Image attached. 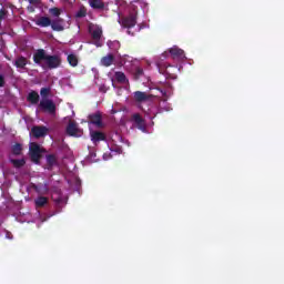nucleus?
<instances>
[{
    "label": "nucleus",
    "instance_id": "1",
    "mask_svg": "<svg viewBox=\"0 0 284 284\" xmlns=\"http://www.w3.org/2000/svg\"><path fill=\"white\" fill-rule=\"evenodd\" d=\"M33 60L42 68H50L51 70L61 65V58L59 55H48L44 50H39L34 54Z\"/></svg>",
    "mask_w": 284,
    "mask_h": 284
},
{
    "label": "nucleus",
    "instance_id": "2",
    "mask_svg": "<svg viewBox=\"0 0 284 284\" xmlns=\"http://www.w3.org/2000/svg\"><path fill=\"white\" fill-rule=\"evenodd\" d=\"M89 32H90L91 37H93L94 45H97V48H101V45H103V41H101L103 30L101 29V27H99L97 24H90Z\"/></svg>",
    "mask_w": 284,
    "mask_h": 284
},
{
    "label": "nucleus",
    "instance_id": "3",
    "mask_svg": "<svg viewBox=\"0 0 284 284\" xmlns=\"http://www.w3.org/2000/svg\"><path fill=\"white\" fill-rule=\"evenodd\" d=\"M29 150H30L31 161H33V163H39V159H41V154L45 152V150L41 148V145L34 142L30 143Z\"/></svg>",
    "mask_w": 284,
    "mask_h": 284
},
{
    "label": "nucleus",
    "instance_id": "4",
    "mask_svg": "<svg viewBox=\"0 0 284 284\" xmlns=\"http://www.w3.org/2000/svg\"><path fill=\"white\" fill-rule=\"evenodd\" d=\"M40 109H42L43 112H48L49 114H54L57 105H54V102H52V100L43 98L40 101Z\"/></svg>",
    "mask_w": 284,
    "mask_h": 284
},
{
    "label": "nucleus",
    "instance_id": "5",
    "mask_svg": "<svg viewBox=\"0 0 284 284\" xmlns=\"http://www.w3.org/2000/svg\"><path fill=\"white\" fill-rule=\"evenodd\" d=\"M67 132L68 134H70V136H81V134H83V130L79 129V126L74 122L69 123Z\"/></svg>",
    "mask_w": 284,
    "mask_h": 284
},
{
    "label": "nucleus",
    "instance_id": "6",
    "mask_svg": "<svg viewBox=\"0 0 284 284\" xmlns=\"http://www.w3.org/2000/svg\"><path fill=\"white\" fill-rule=\"evenodd\" d=\"M32 136L36 139H41V136H45L48 134V128L45 126H33L31 130Z\"/></svg>",
    "mask_w": 284,
    "mask_h": 284
},
{
    "label": "nucleus",
    "instance_id": "7",
    "mask_svg": "<svg viewBox=\"0 0 284 284\" xmlns=\"http://www.w3.org/2000/svg\"><path fill=\"white\" fill-rule=\"evenodd\" d=\"M150 99V94L142 92V91H135L133 93V100L135 103H145Z\"/></svg>",
    "mask_w": 284,
    "mask_h": 284
},
{
    "label": "nucleus",
    "instance_id": "8",
    "mask_svg": "<svg viewBox=\"0 0 284 284\" xmlns=\"http://www.w3.org/2000/svg\"><path fill=\"white\" fill-rule=\"evenodd\" d=\"M123 28H134L136 26V17L131 14L122 21Z\"/></svg>",
    "mask_w": 284,
    "mask_h": 284
},
{
    "label": "nucleus",
    "instance_id": "9",
    "mask_svg": "<svg viewBox=\"0 0 284 284\" xmlns=\"http://www.w3.org/2000/svg\"><path fill=\"white\" fill-rule=\"evenodd\" d=\"M36 24H38L40 28H50L52 20H50L48 17H40L36 20Z\"/></svg>",
    "mask_w": 284,
    "mask_h": 284
},
{
    "label": "nucleus",
    "instance_id": "10",
    "mask_svg": "<svg viewBox=\"0 0 284 284\" xmlns=\"http://www.w3.org/2000/svg\"><path fill=\"white\" fill-rule=\"evenodd\" d=\"M89 123L90 125H97V128H101V114L100 113H94L89 115Z\"/></svg>",
    "mask_w": 284,
    "mask_h": 284
},
{
    "label": "nucleus",
    "instance_id": "11",
    "mask_svg": "<svg viewBox=\"0 0 284 284\" xmlns=\"http://www.w3.org/2000/svg\"><path fill=\"white\" fill-rule=\"evenodd\" d=\"M51 28H52V30H55L57 32L63 31L64 30L63 19L58 18L55 20H52L51 21Z\"/></svg>",
    "mask_w": 284,
    "mask_h": 284
},
{
    "label": "nucleus",
    "instance_id": "12",
    "mask_svg": "<svg viewBox=\"0 0 284 284\" xmlns=\"http://www.w3.org/2000/svg\"><path fill=\"white\" fill-rule=\"evenodd\" d=\"M170 54L173 59H183V57H185L183 50L179 49L178 47L171 48Z\"/></svg>",
    "mask_w": 284,
    "mask_h": 284
},
{
    "label": "nucleus",
    "instance_id": "13",
    "mask_svg": "<svg viewBox=\"0 0 284 284\" xmlns=\"http://www.w3.org/2000/svg\"><path fill=\"white\" fill-rule=\"evenodd\" d=\"M101 65H104L105 68H110L112 63H114V55L108 54L106 57H103L100 61Z\"/></svg>",
    "mask_w": 284,
    "mask_h": 284
},
{
    "label": "nucleus",
    "instance_id": "14",
    "mask_svg": "<svg viewBox=\"0 0 284 284\" xmlns=\"http://www.w3.org/2000/svg\"><path fill=\"white\" fill-rule=\"evenodd\" d=\"M89 4L91 6V8H93L94 10H102V8H104V3L103 0H89Z\"/></svg>",
    "mask_w": 284,
    "mask_h": 284
},
{
    "label": "nucleus",
    "instance_id": "15",
    "mask_svg": "<svg viewBox=\"0 0 284 284\" xmlns=\"http://www.w3.org/2000/svg\"><path fill=\"white\" fill-rule=\"evenodd\" d=\"M133 120L135 121L139 130H142V132H145V124L143 123V119H141V115L134 114Z\"/></svg>",
    "mask_w": 284,
    "mask_h": 284
},
{
    "label": "nucleus",
    "instance_id": "16",
    "mask_svg": "<svg viewBox=\"0 0 284 284\" xmlns=\"http://www.w3.org/2000/svg\"><path fill=\"white\" fill-rule=\"evenodd\" d=\"M90 134H91V140L93 141V143H97L98 141H103L105 139V136L101 132L91 131Z\"/></svg>",
    "mask_w": 284,
    "mask_h": 284
},
{
    "label": "nucleus",
    "instance_id": "17",
    "mask_svg": "<svg viewBox=\"0 0 284 284\" xmlns=\"http://www.w3.org/2000/svg\"><path fill=\"white\" fill-rule=\"evenodd\" d=\"M28 101H30V103L37 104L39 103V93L37 92H30L28 95Z\"/></svg>",
    "mask_w": 284,
    "mask_h": 284
},
{
    "label": "nucleus",
    "instance_id": "18",
    "mask_svg": "<svg viewBox=\"0 0 284 284\" xmlns=\"http://www.w3.org/2000/svg\"><path fill=\"white\" fill-rule=\"evenodd\" d=\"M68 61H69L70 65H72V68H77V65H79V58H77V55H74V54H69Z\"/></svg>",
    "mask_w": 284,
    "mask_h": 284
},
{
    "label": "nucleus",
    "instance_id": "19",
    "mask_svg": "<svg viewBox=\"0 0 284 284\" xmlns=\"http://www.w3.org/2000/svg\"><path fill=\"white\" fill-rule=\"evenodd\" d=\"M34 203H36L37 207H43V205H45V203H48V197L40 196V197L34 200Z\"/></svg>",
    "mask_w": 284,
    "mask_h": 284
},
{
    "label": "nucleus",
    "instance_id": "20",
    "mask_svg": "<svg viewBox=\"0 0 284 284\" xmlns=\"http://www.w3.org/2000/svg\"><path fill=\"white\" fill-rule=\"evenodd\" d=\"M12 165H14V168H23V165H26V160L21 159V160H14L11 159L10 160Z\"/></svg>",
    "mask_w": 284,
    "mask_h": 284
},
{
    "label": "nucleus",
    "instance_id": "21",
    "mask_svg": "<svg viewBox=\"0 0 284 284\" xmlns=\"http://www.w3.org/2000/svg\"><path fill=\"white\" fill-rule=\"evenodd\" d=\"M27 64H28V61L26 60V58H18L16 60L17 68H26Z\"/></svg>",
    "mask_w": 284,
    "mask_h": 284
},
{
    "label": "nucleus",
    "instance_id": "22",
    "mask_svg": "<svg viewBox=\"0 0 284 284\" xmlns=\"http://www.w3.org/2000/svg\"><path fill=\"white\" fill-rule=\"evenodd\" d=\"M115 79L116 81H120V83H125V74L123 72H116Z\"/></svg>",
    "mask_w": 284,
    "mask_h": 284
},
{
    "label": "nucleus",
    "instance_id": "23",
    "mask_svg": "<svg viewBox=\"0 0 284 284\" xmlns=\"http://www.w3.org/2000/svg\"><path fill=\"white\" fill-rule=\"evenodd\" d=\"M49 12L52 17H59L61 14V9L59 8H51L49 9Z\"/></svg>",
    "mask_w": 284,
    "mask_h": 284
},
{
    "label": "nucleus",
    "instance_id": "24",
    "mask_svg": "<svg viewBox=\"0 0 284 284\" xmlns=\"http://www.w3.org/2000/svg\"><path fill=\"white\" fill-rule=\"evenodd\" d=\"M12 154H14L16 156H19V154H21V145L20 144H14L13 145Z\"/></svg>",
    "mask_w": 284,
    "mask_h": 284
},
{
    "label": "nucleus",
    "instance_id": "25",
    "mask_svg": "<svg viewBox=\"0 0 284 284\" xmlns=\"http://www.w3.org/2000/svg\"><path fill=\"white\" fill-rule=\"evenodd\" d=\"M108 45L111 50H118V48L120 47L119 41H109Z\"/></svg>",
    "mask_w": 284,
    "mask_h": 284
},
{
    "label": "nucleus",
    "instance_id": "26",
    "mask_svg": "<svg viewBox=\"0 0 284 284\" xmlns=\"http://www.w3.org/2000/svg\"><path fill=\"white\" fill-rule=\"evenodd\" d=\"M40 94H41L42 99H47L45 97H48V94H50V89L49 88L41 89Z\"/></svg>",
    "mask_w": 284,
    "mask_h": 284
},
{
    "label": "nucleus",
    "instance_id": "27",
    "mask_svg": "<svg viewBox=\"0 0 284 284\" xmlns=\"http://www.w3.org/2000/svg\"><path fill=\"white\" fill-rule=\"evenodd\" d=\"M77 17H78V18L85 17V8L80 9V10L78 11V13H77Z\"/></svg>",
    "mask_w": 284,
    "mask_h": 284
},
{
    "label": "nucleus",
    "instance_id": "28",
    "mask_svg": "<svg viewBox=\"0 0 284 284\" xmlns=\"http://www.w3.org/2000/svg\"><path fill=\"white\" fill-rule=\"evenodd\" d=\"M47 161L50 165H53L54 164V155H49L47 156Z\"/></svg>",
    "mask_w": 284,
    "mask_h": 284
},
{
    "label": "nucleus",
    "instance_id": "29",
    "mask_svg": "<svg viewBox=\"0 0 284 284\" xmlns=\"http://www.w3.org/2000/svg\"><path fill=\"white\" fill-rule=\"evenodd\" d=\"M6 19V10L1 9L0 10V21H3Z\"/></svg>",
    "mask_w": 284,
    "mask_h": 284
},
{
    "label": "nucleus",
    "instance_id": "30",
    "mask_svg": "<svg viewBox=\"0 0 284 284\" xmlns=\"http://www.w3.org/2000/svg\"><path fill=\"white\" fill-rule=\"evenodd\" d=\"M4 83L3 75L0 74V88H3Z\"/></svg>",
    "mask_w": 284,
    "mask_h": 284
},
{
    "label": "nucleus",
    "instance_id": "31",
    "mask_svg": "<svg viewBox=\"0 0 284 284\" xmlns=\"http://www.w3.org/2000/svg\"><path fill=\"white\" fill-rule=\"evenodd\" d=\"M52 199H53V201H55L57 203H61V199L57 197V194H52Z\"/></svg>",
    "mask_w": 284,
    "mask_h": 284
},
{
    "label": "nucleus",
    "instance_id": "32",
    "mask_svg": "<svg viewBox=\"0 0 284 284\" xmlns=\"http://www.w3.org/2000/svg\"><path fill=\"white\" fill-rule=\"evenodd\" d=\"M6 234V239H12V236H10V233L9 232H7V233H4Z\"/></svg>",
    "mask_w": 284,
    "mask_h": 284
},
{
    "label": "nucleus",
    "instance_id": "33",
    "mask_svg": "<svg viewBox=\"0 0 284 284\" xmlns=\"http://www.w3.org/2000/svg\"><path fill=\"white\" fill-rule=\"evenodd\" d=\"M138 74H139V75L143 74V70L138 69Z\"/></svg>",
    "mask_w": 284,
    "mask_h": 284
},
{
    "label": "nucleus",
    "instance_id": "34",
    "mask_svg": "<svg viewBox=\"0 0 284 284\" xmlns=\"http://www.w3.org/2000/svg\"><path fill=\"white\" fill-rule=\"evenodd\" d=\"M30 3H39V0H30Z\"/></svg>",
    "mask_w": 284,
    "mask_h": 284
},
{
    "label": "nucleus",
    "instance_id": "35",
    "mask_svg": "<svg viewBox=\"0 0 284 284\" xmlns=\"http://www.w3.org/2000/svg\"><path fill=\"white\" fill-rule=\"evenodd\" d=\"M103 159H104V161H108V155L104 154V155H103Z\"/></svg>",
    "mask_w": 284,
    "mask_h": 284
}]
</instances>
